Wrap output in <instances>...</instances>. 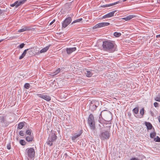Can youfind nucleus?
I'll return each instance as SVG.
<instances>
[{"label":"nucleus","mask_w":160,"mask_h":160,"mask_svg":"<svg viewBox=\"0 0 160 160\" xmlns=\"http://www.w3.org/2000/svg\"><path fill=\"white\" fill-rule=\"evenodd\" d=\"M30 87V85L28 83H26L24 85V87L25 88L28 89Z\"/></svg>","instance_id":"32"},{"label":"nucleus","mask_w":160,"mask_h":160,"mask_svg":"<svg viewBox=\"0 0 160 160\" xmlns=\"http://www.w3.org/2000/svg\"><path fill=\"white\" fill-rule=\"evenodd\" d=\"M116 12V11L111 12L104 15L102 17V18H109L111 17L114 16V15Z\"/></svg>","instance_id":"11"},{"label":"nucleus","mask_w":160,"mask_h":160,"mask_svg":"<svg viewBox=\"0 0 160 160\" xmlns=\"http://www.w3.org/2000/svg\"><path fill=\"white\" fill-rule=\"evenodd\" d=\"M100 117H102L101 112L99 115V118L98 120V121L100 123L99 124V126L101 130L99 136L102 140H105L109 139L110 136V126H107V122L108 123L110 122V120H105L102 118H100Z\"/></svg>","instance_id":"1"},{"label":"nucleus","mask_w":160,"mask_h":160,"mask_svg":"<svg viewBox=\"0 0 160 160\" xmlns=\"http://www.w3.org/2000/svg\"><path fill=\"white\" fill-rule=\"evenodd\" d=\"M19 135L22 136H24V134L23 133V132L22 131H21L19 133Z\"/></svg>","instance_id":"36"},{"label":"nucleus","mask_w":160,"mask_h":160,"mask_svg":"<svg viewBox=\"0 0 160 160\" xmlns=\"http://www.w3.org/2000/svg\"><path fill=\"white\" fill-rule=\"evenodd\" d=\"M28 51V52H32V50L31 49H25L24 50L23 52L22 53L21 55L19 57V59H22L26 55L27 52Z\"/></svg>","instance_id":"12"},{"label":"nucleus","mask_w":160,"mask_h":160,"mask_svg":"<svg viewBox=\"0 0 160 160\" xmlns=\"http://www.w3.org/2000/svg\"><path fill=\"white\" fill-rule=\"evenodd\" d=\"M37 95L39 97L42 98L47 101H49L51 100V98L49 96L44 95L43 94H37Z\"/></svg>","instance_id":"9"},{"label":"nucleus","mask_w":160,"mask_h":160,"mask_svg":"<svg viewBox=\"0 0 160 160\" xmlns=\"http://www.w3.org/2000/svg\"><path fill=\"white\" fill-rule=\"evenodd\" d=\"M34 149L32 148H28L26 150V157L28 160L30 159L31 160H33L35 156Z\"/></svg>","instance_id":"3"},{"label":"nucleus","mask_w":160,"mask_h":160,"mask_svg":"<svg viewBox=\"0 0 160 160\" xmlns=\"http://www.w3.org/2000/svg\"><path fill=\"white\" fill-rule=\"evenodd\" d=\"M17 2H16V1L14 3L12 4H11L10 6L12 7H13L14 6H15V7L16 8V6L17 5Z\"/></svg>","instance_id":"37"},{"label":"nucleus","mask_w":160,"mask_h":160,"mask_svg":"<svg viewBox=\"0 0 160 160\" xmlns=\"http://www.w3.org/2000/svg\"><path fill=\"white\" fill-rule=\"evenodd\" d=\"M144 108H142L141 110L140 111V115H134L137 118H142L143 117V115L144 114Z\"/></svg>","instance_id":"16"},{"label":"nucleus","mask_w":160,"mask_h":160,"mask_svg":"<svg viewBox=\"0 0 160 160\" xmlns=\"http://www.w3.org/2000/svg\"><path fill=\"white\" fill-rule=\"evenodd\" d=\"M156 37L157 38H160V34H158V35H157Z\"/></svg>","instance_id":"45"},{"label":"nucleus","mask_w":160,"mask_h":160,"mask_svg":"<svg viewBox=\"0 0 160 160\" xmlns=\"http://www.w3.org/2000/svg\"><path fill=\"white\" fill-rule=\"evenodd\" d=\"M50 46V45H49L41 50L40 51V53H42L46 52L49 49Z\"/></svg>","instance_id":"19"},{"label":"nucleus","mask_w":160,"mask_h":160,"mask_svg":"<svg viewBox=\"0 0 160 160\" xmlns=\"http://www.w3.org/2000/svg\"><path fill=\"white\" fill-rule=\"evenodd\" d=\"M5 12V10H1L0 9V15L2 14L3 13Z\"/></svg>","instance_id":"41"},{"label":"nucleus","mask_w":160,"mask_h":160,"mask_svg":"<svg viewBox=\"0 0 160 160\" xmlns=\"http://www.w3.org/2000/svg\"><path fill=\"white\" fill-rule=\"evenodd\" d=\"M57 138V136L55 134L53 133H51L49 137L47 142V144L51 146L52 145L53 143Z\"/></svg>","instance_id":"5"},{"label":"nucleus","mask_w":160,"mask_h":160,"mask_svg":"<svg viewBox=\"0 0 160 160\" xmlns=\"http://www.w3.org/2000/svg\"><path fill=\"white\" fill-rule=\"evenodd\" d=\"M154 141L156 142H160V138L158 136H157L154 138Z\"/></svg>","instance_id":"31"},{"label":"nucleus","mask_w":160,"mask_h":160,"mask_svg":"<svg viewBox=\"0 0 160 160\" xmlns=\"http://www.w3.org/2000/svg\"><path fill=\"white\" fill-rule=\"evenodd\" d=\"M88 123L90 129L92 130H94L96 128L95 121L94 117L92 114H90L89 116Z\"/></svg>","instance_id":"4"},{"label":"nucleus","mask_w":160,"mask_h":160,"mask_svg":"<svg viewBox=\"0 0 160 160\" xmlns=\"http://www.w3.org/2000/svg\"><path fill=\"white\" fill-rule=\"evenodd\" d=\"M154 106L156 108L159 106V104L157 102H155L153 104Z\"/></svg>","instance_id":"38"},{"label":"nucleus","mask_w":160,"mask_h":160,"mask_svg":"<svg viewBox=\"0 0 160 160\" xmlns=\"http://www.w3.org/2000/svg\"><path fill=\"white\" fill-rule=\"evenodd\" d=\"M55 21V20H53L52 22H50V25H51L52 24L54 23V22Z\"/></svg>","instance_id":"44"},{"label":"nucleus","mask_w":160,"mask_h":160,"mask_svg":"<svg viewBox=\"0 0 160 160\" xmlns=\"http://www.w3.org/2000/svg\"><path fill=\"white\" fill-rule=\"evenodd\" d=\"M82 130H80L78 133H75L74 135L72 137V141H73L74 142H75V140L76 138H78L82 134Z\"/></svg>","instance_id":"10"},{"label":"nucleus","mask_w":160,"mask_h":160,"mask_svg":"<svg viewBox=\"0 0 160 160\" xmlns=\"http://www.w3.org/2000/svg\"><path fill=\"white\" fill-rule=\"evenodd\" d=\"M115 44L112 41L106 40L103 42L102 47L104 51L113 52L115 50Z\"/></svg>","instance_id":"2"},{"label":"nucleus","mask_w":160,"mask_h":160,"mask_svg":"<svg viewBox=\"0 0 160 160\" xmlns=\"http://www.w3.org/2000/svg\"><path fill=\"white\" fill-rule=\"evenodd\" d=\"M121 35V33L120 32H115L114 33V35L117 37H118L120 36Z\"/></svg>","instance_id":"28"},{"label":"nucleus","mask_w":160,"mask_h":160,"mask_svg":"<svg viewBox=\"0 0 160 160\" xmlns=\"http://www.w3.org/2000/svg\"><path fill=\"white\" fill-rule=\"evenodd\" d=\"M126 0H123V2H124L126 1Z\"/></svg>","instance_id":"48"},{"label":"nucleus","mask_w":160,"mask_h":160,"mask_svg":"<svg viewBox=\"0 0 160 160\" xmlns=\"http://www.w3.org/2000/svg\"><path fill=\"white\" fill-rule=\"evenodd\" d=\"M156 135V133L155 132H153L150 134V137L151 138H153Z\"/></svg>","instance_id":"29"},{"label":"nucleus","mask_w":160,"mask_h":160,"mask_svg":"<svg viewBox=\"0 0 160 160\" xmlns=\"http://www.w3.org/2000/svg\"><path fill=\"white\" fill-rule=\"evenodd\" d=\"M72 19L70 17H68L65 19L62 23L63 28L66 27L72 22Z\"/></svg>","instance_id":"8"},{"label":"nucleus","mask_w":160,"mask_h":160,"mask_svg":"<svg viewBox=\"0 0 160 160\" xmlns=\"http://www.w3.org/2000/svg\"><path fill=\"white\" fill-rule=\"evenodd\" d=\"M71 5V2H70L69 3H67L65 5V6L66 7H67L68 6L69 7L68 8H70V7L69 6H70Z\"/></svg>","instance_id":"40"},{"label":"nucleus","mask_w":160,"mask_h":160,"mask_svg":"<svg viewBox=\"0 0 160 160\" xmlns=\"http://www.w3.org/2000/svg\"><path fill=\"white\" fill-rule=\"evenodd\" d=\"M85 73L86 76L88 77H91L92 75V73L91 71H87L86 72H85Z\"/></svg>","instance_id":"22"},{"label":"nucleus","mask_w":160,"mask_h":160,"mask_svg":"<svg viewBox=\"0 0 160 160\" xmlns=\"http://www.w3.org/2000/svg\"><path fill=\"white\" fill-rule=\"evenodd\" d=\"M7 148L9 150L11 149V145L10 143H8L7 146Z\"/></svg>","instance_id":"39"},{"label":"nucleus","mask_w":160,"mask_h":160,"mask_svg":"<svg viewBox=\"0 0 160 160\" xmlns=\"http://www.w3.org/2000/svg\"><path fill=\"white\" fill-rule=\"evenodd\" d=\"M133 112L135 114V115H138V114L139 112V109L138 108H135L132 110Z\"/></svg>","instance_id":"24"},{"label":"nucleus","mask_w":160,"mask_h":160,"mask_svg":"<svg viewBox=\"0 0 160 160\" xmlns=\"http://www.w3.org/2000/svg\"><path fill=\"white\" fill-rule=\"evenodd\" d=\"M76 50V47L67 48L66 49L67 53L68 54H71L72 52L75 51Z\"/></svg>","instance_id":"13"},{"label":"nucleus","mask_w":160,"mask_h":160,"mask_svg":"<svg viewBox=\"0 0 160 160\" xmlns=\"http://www.w3.org/2000/svg\"><path fill=\"white\" fill-rule=\"evenodd\" d=\"M20 0L22 2V4H23V3H24L27 0Z\"/></svg>","instance_id":"43"},{"label":"nucleus","mask_w":160,"mask_h":160,"mask_svg":"<svg viewBox=\"0 0 160 160\" xmlns=\"http://www.w3.org/2000/svg\"><path fill=\"white\" fill-rule=\"evenodd\" d=\"M145 125L147 126L148 129H151L152 128V125L149 122H146Z\"/></svg>","instance_id":"21"},{"label":"nucleus","mask_w":160,"mask_h":160,"mask_svg":"<svg viewBox=\"0 0 160 160\" xmlns=\"http://www.w3.org/2000/svg\"><path fill=\"white\" fill-rule=\"evenodd\" d=\"M119 2V1H118L116 2L109 4H105V5H103L102 6H101V7L102 8H106V7H109L110 6H112L115 5L117 4H118Z\"/></svg>","instance_id":"17"},{"label":"nucleus","mask_w":160,"mask_h":160,"mask_svg":"<svg viewBox=\"0 0 160 160\" xmlns=\"http://www.w3.org/2000/svg\"><path fill=\"white\" fill-rule=\"evenodd\" d=\"M33 139V137L32 135H29L26 137V140L28 142H31L32 141Z\"/></svg>","instance_id":"20"},{"label":"nucleus","mask_w":160,"mask_h":160,"mask_svg":"<svg viewBox=\"0 0 160 160\" xmlns=\"http://www.w3.org/2000/svg\"><path fill=\"white\" fill-rule=\"evenodd\" d=\"M19 142L20 143L22 146L25 145L26 144V142L24 140H20Z\"/></svg>","instance_id":"27"},{"label":"nucleus","mask_w":160,"mask_h":160,"mask_svg":"<svg viewBox=\"0 0 160 160\" xmlns=\"http://www.w3.org/2000/svg\"><path fill=\"white\" fill-rule=\"evenodd\" d=\"M82 18H79V19H78L77 20H75V21H73L71 23L72 24L75 23H77V22H80L82 20Z\"/></svg>","instance_id":"26"},{"label":"nucleus","mask_w":160,"mask_h":160,"mask_svg":"<svg viewBox=\"0 0 160 160\" xmlns=\"http://www.w3.org/2000/svg\"><path fill=\"white\" fill-rule=\"evenodd\" d=\"M110 25V23L107 22H102L99 23L95 26H94L92 29H95L98 28H100L102 27H104L105 26H108Z\"/></svg>","instance_id":"7"},{"label":"nucleus","mask_w":160,"mask_h":160,"mask_svg":"<svg viewBox=\"0 0 160 160\" xmlns=\"http://www.w3.org/2000/svg\"><path fill=\"white\" fill-rule=\"evenodd\" d=\"M29 53H30V52H29ZM31 53V52H30ZM30 54V55H31V54H30V53H29Z\"/></svg>","instance_id":"49"},{"label":"nucleus","mask_w":160,"mask_h":160,"mask_svg":"<svg viewBox=\"0 0 160 160\" xmlns=\"http://www.w3.org/2000/svg\"><path fill=\"white\" fill-rule=\"evenodd\" d=\"M32 131L31 130L28 129L26 132V134L29 135H31Z\"/></svg>","instance_id":"34"},{"label":"nucleus","mask_w":160,"mask_h":160,"mask_svg":"<svg viewBox=\"0 0 160 160\" xmlns=\"http://www.w3.org/2000/svg\"><path fill=\"white\" fill-rule=\"evenodd\" d=\"M155 100L158 102H160V95H159L158 96L155 98Z\"/></svg>","instance_id":"33"},{"label":"nucleus","mask_w":160,"mask_h":160,"mask_svg":"<svg viewBox=\"0 0 160 160\" xmlns=\"http://www.w3.org/2000/svg\"><path fill=\"white\" fill-rule=\"evenodd\" d=\"M99 102L98 101L93 100L91 102L90 106V108L92 111H94L96 109L98 106Z\"/></svg>","instance_id":"6"},{"label":"nucleus","mask_w":160,"mask_h":160,"mask_svg":"<svg viewBox=\"0 0 160 160\" xmlns=\"http://www.w3.org/2000/svg\"><path fill=\"white\" fill-rule=\"evenodd\" d=\"M16 2H17V3L16 8H18L20 5L23 4L22 2L21 1V0H20V1L19 2H18V1H16Z\"/></svg>","instance_id":"30"},{"label":"nucleus","mask_w":160,"mask_h":160,"mask_svg":"<svg viewBox=\"0 0 160 160\" xmlns=\"http://www.w3.org/2000/svg\"><path fill=\"white\" fill-rule=\"evenodd\" d=\"M159 122H160V116L158 119Z\"/></svg>","instance_id":"46"},{"label":"nucleus","mask_w":160,"mask_h":160,"mask_svg":"<svg viewBox=\"0 0 160 160\" xmlns=\"http://www.w3.org/2000/svg\"><path fill=\"white\" fill-rule=\"evenodd\" d=\"M30 30H31V28L29 27L23 26L21 29L18 30V32H21L25 31H29Z\"/></svg>","instance_id":"14"},{"label":"nucleus","mask_w":160,"mask_h":160,"mask_svg":"<svg viewBox=\"0 0 160 160\" xmlns=\"http://www.w3.org/2000/svg\"><path fill=\"white\" fill-rule=\"evenodd\" d=\"M130 160H139V159L138 158H132L131 159H130Z\"/></svg>","instance_id":"42"},{"label":"nucleus","mask_w":160,"mask_h":160,"mask_svg":"<svg viewBox=\"0 0 160 160\" xmlns=\"http://www.w3.org/2000/svg\"><path fill=\"white\" fill-rule=\"evenodd\" d=\"M6 121L5 117L0 116V123H2V126L5 125Z\"/></svg>","instance_id":"18"},{"label":"nucleus","mask_w":160,"mask_h":160,"mask_svg":"<svg viewBox=\"0 0 160 160\" xmlns=\"http://www.w3.org/2000/svg\"><path fill=\"white\" fill-rule=\"evenodd\" d=\"M60 71V68H58L57 69L55 72L53 73H52V76H55L58 74Z\"/></svg>","instance_id":"25"},{"label":"nucleus","mask_w":160,"mask_h":160,"mask_svg":"<svg viewBox=\"0 0 160 160\" xmlns=\"http://www.w3.org/2000/svg\"><path fill=\"white\" fill-rule=\"evenodd\" d=\"M25 46V44L24 43H22V44H20L19 46H18V47H19V48H23Z\"/></svg>","instance_id":"35"},{"label":"nucleus","mask_w":160,"mask_h":160,"mask_svg":"<svg viewBox=\"0 0 160 160\" xmlns=\"http://www.w3.org/2000/svg\"><path fill=\"white\" fill-rule=\"evenodd\" d=\"M3 41V40H0V42H1L2 41Z\"/></svg>","instance_id":"47"},{"label":"nucleus","mask_w":160,"mask_h":160,"mask_svg":"<svg viewBox=\"0 0 160 160\" xmlns=\"http://www.w3.org/2000/svg\"><path fill=\"white\" fill-rule=\"evenodd\" d=\"M135 17L136 16L135 15H130L127 16L126 17L122 18V19L125 20L126 21H127Z\"/></svg>","instance_id":"15"},{"label":"nucleus","mask_w":160,"mask_h":160,"mask_svg":"<svg viewBox=\"0 0 160 160\" xmlns=\"http://www.w3.org/2000/svg\"><path fill=\"white\" fill-rule=\"evenodd\" d=\"M24 125V122H21L19 123L18 126V128L19 129H22Z\"/></svg>","instance_id":"23"}]
</instances>
